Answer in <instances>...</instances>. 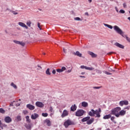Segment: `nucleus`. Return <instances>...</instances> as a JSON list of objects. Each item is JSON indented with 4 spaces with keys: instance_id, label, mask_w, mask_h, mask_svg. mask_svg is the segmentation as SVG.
Returning <instances> with one entry per match:
<instances>
[{
    "instance_id": "obj_1",
    "label": "nucleus",
    "mask_w": 130,
    "mask_h": 130,
    "mask_svg": "<svg viewBox=\"0 0 130 130\" xmlns=\"http://www.w3.org/2000/svg\"><path fill=\"white\" fill-rule=\"evenodd\" d=\"M101 109L99 108L98 110H94L91 109V111L89 112L88 114L90 116H95V117H100L101 115Z\"/></svg>"
},
{
    "instance_id": "obj_2",
    "label": "nucleus",
    "mask_w": 130,
    "mask_h": 130,
    "mask_svg": "<svg viewBox=\"0 0 130 130\" xmlns=\"http://www.w3.org/2000/svg\"><path fill=\"white\" fill-rule=\"evenodd\" d=\"M121 110V108L117 107L114 109H113L111 111V114L115 115L116 117H119V112Z\"/></svg>"
},
{
    "instance_id": "obj_3",
    "label": "nucleus",
    "mask_w": 130,
    "mask_h": 130,
    "mask_svg": "<svg viewBox=\"0 0 130 130\" xmlns=\"http://www.w3.org/2000/svg\"><path fill=\"white\" fill-rule=\"evenodd\" d=\"M81 121L82 122H85V121H86L87 124H91V123H93V122H94V118H92L90 119V117L87 116L82 118Z\"/></svg>"
},
{
    "instance_id": "obj_4",
    "label": "nucleus",
    "mask_w": 130,
    "mask_h": 130,
    "mask_svg": "<svg viewBox=\"0 0 130 130\" xmlns=\"http://www.w3.org/2000/svg\"><path fill=\"white\" fill-rule=\"evenodd\" d=\"M85 111L83 110H78L76 113H75V115L76 116H83L84 114H85Z\"/></svg>"
},
{
    "instance_id": "obj_5",
    "label": "nucleus",
    "mask_w": 130,
    "mask_h": 130,
    "mask_svg": "<svg viewBox=\"0 0 130 130\" xmlns=\"http://www.w3.org/2000/svg\"><path fill=\"white\" fill-rule=\"evenodd\" d=\"M114 30H115V31H116V32H117L118 34H120V35H122V32L123 31H122L121 30V29H120L119 27H118L117 25H115L114 26Z\"/></svg>"
},
{
    "instance_id": "obj_6",
    "label": "nucleus",
    "mask_w": 130,
    "mask_h": 130,
    "mask_svg": "<svg viewBox=\"0 0 130 130\" xmlns=\"http://www.w3.org/2000/svg\"><path fill=\"white\" fill-rule=\"evenodd\" d=\"M74 123L71 120H67L64 123V125L65 127H68L69 125H72Z\"/></svg>"
},
{
    "instance_id": "obj_7",
    "label": "nucleus",
    "mask_w": 130,
    "mask_h": 130,
    "mask_svg": "<svg viewBox=\"0 0 130 130\" xmlns=\"http://www.w3.org/2000/svg\"><path fill=\"white\" fill-rule=\"evenodd\" d=\"M24 126L26 129L31 130L32 129V127H33V124L32 123H25Z\"/></svg>"
},
{
    "instance_id": "obj_8",
    "label": "nucleus",
    "mask_w": 130,
    "mask_h": 130,
    "mask_svg": "<svg viewBox=\"0 0 130 130\" xmlns=\"http://www.w3.org/2000/svg\"><path fill=\"white\" fill-rule=\"evenodd\" d=\"M81 69H85V70H87L88 71H94V70H95V68H93V67H88L87 66H81L80 67Z\"/></svg>"
},
{
    "instance_id": "obj_9",
    "label": "nucleus",
    "mask_w": 130,
    "mask_h": 130,
    "mask_svg": "<svg viewBox=\"0 0 130 130\" xmlns=\"http://www.w3.org/2000/svg\"><path fill=\"white\" fill-rule=\"evenodd\" d=\"M68 115H69V111L64 110L61 116L62 118H63V117H66V116H68Z\"/></svg>"
},
{
    "instance_id": "obj_10",
    "label": "nucleus",
    "mask_w": 130,
    "mask_h": 130,
    "mask_svg": "<svg viewBox=\"0 0 130 130\" xmlns=\"http://www.w3.org/2000/svg\"><path fill=\"white\" fill-rule=\"evenodd\" d=\"M120 106H123V105H128V101H121L119 103Z\"/></svg>"
},
{
    "instance_id": "obj_11",
    "label": "nucleus",
    "mask_w": 130,
    "mask_h": 130,
    "mask_svg": "<svg viewBox=\"0 0 130 130\" xmlns=\"http://www.w3.org/2000/svg\"><path fill=\"white\" fill-rule=\"evenodd\" d=\"M57 73H62V72H64V71H67V68L64 67H61V69H57L56 70Z\"/></svg>"
},
{
    "instance_id": "obj_12",
    "label": "nucleus",
    "mask_w": 130,
    "mask_h": 130,
    "mask_svg": "<svg viewBox=\"0 0 130 130\" xmlns=\"http://www.w3.org/2000/svg\"><path fill=\"white\" fill-rule=\"evenodd\" d=\"M13 42L16 44H19V45H21V46H25V43L23 42H20L17 40H14Z\"/></svg>"
},
{
    "instance_id": "obj_13",
    "label": "nucleus",
    "mask_w": 130,
    "mask_h": 130,
    "mask_svg": "<svg viewBox=\"0 0 130 130\" xmlns=\"http://www.w3.org/2000/svg\"><path fill=\"white\" fill-rule=\"evenodd\" d=\"M36 105L38 107H40V108H42V107H44V105L43 103L40 102H37L36 103Z\"/></svg>"
},
{
    "instance_id": "obj_14",
    "label": "nucleus",
    "mask_w": 130,
    "mask_h": 130,
    "mask_svg": "<svg viewBox=\"0 0 130 130\" xmlns=\"http://www.w3.org/2000/svg\"><path fill=\"white\" fill-rule=\"evenodd\" d=\"M18 25L23 28H25V29H28V26L26 24L22 22H18Z\"/></svg>"
},
{
    "instance_id": "obj_15",
    "label": "nucleus",
    "mask_w": 130,
    "mask_h": 130,
    "mask_svg": "<svg viewBox=\"0 0 130 130\" xmlns=\"http://www.w3.org/2000/svg\"><path fill=\"white\" fill-rule=\"evenodd\" d=\"M27 108H28L30 110H34L35 107L31 104H28L26 105Z\"/></svg>"
},
{
    "instance_id": "obj_16",
    "label": "nucleus",
    "mask_w": 130,
    "mask_h": 130,
    "mask_svg": "<svg viewBox=\"0 0 130 130\" xmlns=\"http://www.w3.org/2000/svg\"><path fill=\"white\" fill-rule=\"evenodd\" d=\"M38 117H39V115L36 113H34L31 116V119H36V118H38Z\"/></svg>"
},
{
    "instance_id": "obj_17",
    "label": "nucleus",
    "mask_w": 130,
    "mask_h": 130,
    "mask_svg": "<svg viewBox=\"0 0 130 130\" xmlns=\"http://www.w3.org/2000/svg\"><path fill=\"white\" fill-rule=\"evenodd\" d=\"M126 111L123 110H122L121 111H120L119 112V116H123V115H124L126 113Z\"/></svg>"
},
{
    "instance_id": "obj_18",
    "label": "nucleus",
    "mask_w": 130,
    "mask_h": 130,
    "mask_svg": "<svg viewBox=\"0 0 130 130\" xmlns=\"http://www.w3.org/2000/svg\"><path fill=\"white\" fill-rule=\"evenodd\" d=\"M5 120L7 123H10V122H12V118L9 116H7L5 117Z\"/></svg>"
},
{
    "instance_id": "obj_19",
    "label": "nucleus",
    "mask_w": 130,
    "mask_h": 130,
    "mask_svg": "<svg viewBox=\"0 0 130 130\" xmlns=\"http://www.w3.org/2000/svg\"><path fill=\"white\" fill-rule=\"evenodd\" d=\"M115 45L117 46V47H119V48H122V49H123L124 48V46L118 43H116L115 44Z\"/></svg>"
},
{
    "instance_id": "obj_20",
    "label": "nucleus",
    "mask_w": 130,
    "mask_h": 130,
    "mask_svg": "<svg viewBox=\"0 0 130 130\" xmlns=\"http://www.w3.org/2000/svg\"><path fill=\"white\" fill-rule=\"evenodd\" d=\"M77 110V106L76 105H72L71 107V111H76Z\"/></svg>"
},
{
    "instance_id": "obj_21",
    "label": "nucleus",
    "mask_w": 130,
    "mask_h": 130,
    "mask_svg": "<svg viewBox=\"0 0 130 130\" xmlns=\"http://www.w3.org/2000/svg\"><path fill=\"white\" fill-rule=\"evenodd\" d=\"M46 75L47 76H51V73L50 72V69L48 68L46 71Z\"/></svg>"
},
{
    "instance_id": "obj_22",
    "label": "nucleus",
    "mask_w": 130,
    "mask_h": 130,
    "mask_svg": "<svg viewBox=\"0 0 130 130\" xmlns=\"http://www.w3.org/2000/svg\"><path fill=\"white\" fill-rule=\"evenodd\" d=\"M81 105L82 106V107H88V103L86 102H83L81 103Z\"/></svg>"
},
{
    "instance_id": "obj_23",
    "label": "nucleus",
    "mask_w": 130,
    "mask_h": 130,
    "mask_svg": "<svg viewBox=\"0 0 130 130\" xmlns=\"http://www.w3.org/2000/svg\"><path fill=\"white\" fill-rule=\"evenodd\" d=\"M75 55H77V56H79V57H82V53H80L79 51H76V53H74Z\"/></svg>"
},
{
    "instance_id": "obj_24",
    "label": "nucleus",
    "mask_w": 130,
    "mask_h": 130,
    "mask_svg": "<svg viewBox=\"0 0 130 130\" xmlns=\"http://www.w3.org/2000/svg\"><path fill=\"white\" fill-rule=\"evenodd\" d=\"M111 117V114L106 115L104 116L103 118L104 119H109Z\"/></svg>"
},
{
    "instance_id": "obj_25",
    "label": "nucleus",
    "mask_w": 130,
    "mask_h": 130,
    "mask_svg": "<svg viewBox=\"0 0 130 130\" xmlns=\"http://www.w3.org/2000/svg\"><path fill=\"white\" fill-rule=\"evenodd\" d=\"M10 86H11V87H13L14 89H18V87H17V85L15 84L14 82H12L10 84Z\"/></svg>"
},
{
    "instance_id": "obj_26",
    "label": "nucleus",
    "mask_w": 130,
    "mask_h": 130,
    "mask_svg": "<svg viewBox=\"0 0 130 130\" xmlns=\"http://www.w3.org/2000/svg\"><path fill=\"white\" fill-rule=\"evenodd\" d=\"M88 54L91 55L92 57H96L97 55L92 52H89Z\"/></svg>"
},
{
    "instance_id": "obj_27",
    "label": "nucleus",
    "mask_w": 130,
    "mask_h": 130,
    "mask_svg": "<svg viewBox=\"0 0 130 130\" xmlns=\"http://www.w3.org/2000/svg\"><path fill=\"white\" fill-rule=\"evenodd\" d=\"M26 122H28V123H30L31 122V119H30V117L29 116H26L25 117Z\"/></svg>"
},
{
    "instance_id": "obj_28",
    "label": "nucleus",
    "mask_w": 130,
    "mask_h": 130,
    "mask_svg": "<svg viewBox=\"0 0 130 130\" xmlns=\"http://www.w3.org/2000/svg\"><path fill=\"white\" fill-rule=\"evenodd\" d=\"M104 26H106V27L109 28V29H112L113 28V27H112V26H111L109 24H107L106 23H104Z\"/></svg>"
},
{
    "instance_id": "obj_29",
    "label": "nucleus",
    "mask_w": 130,
    "mask_h": 130,
    "mask_svg": "<svg viewBox=\"0 0 130 130\" xmlns=\"http://www.w3.org/2000/svg\"><path fill=\"white\" fill-rule=\"evenodd\" d=\"M46 122L47 125H48V126H50V125H51V123L50 122V120H46Z\"/></svg>"
},
{
    "instance_id": "obj_30",
    "label": "nucleus",
    "mask_w": 130,
    "mask_h": 130,
    "mask_svg": "<svg viewBox=\"0 0 130 130\" xmlns=\"http://www.w3.org/2000/svg\"><path fill=\"white\" fill-rule=\"evenodd\" d=\"M31 24H32V22H31V21H27L26 22V25L28 26V27H31Z\"/></svg>"
},
{
    "instance_id": "obj_31",
    "label": "nucleus",
    "mask_w": 130,
    "mask_h": 130,
    "mask_svg": "<svg viewBox=\"0 0 130 130\" xmlns=\"http://www.w3.org/2000/svg\"><path fill=\"white\" fill-rule=\"evenodd\" d=\"M115 119V117H111V120H112V121H113V122H114V123H116V122H115V121H114V119Z\"/></svg>"
},
{
    "instance_id": "obj_32",
    "label": "nucleus",
    "mask_w": 130,
    "mask_h": 130,
    "mask_svg": "<svg viewBox=\"0 0 130 130\" xmlns=\"http://www.w3.org/2000/svg\"><path fill=\"white\" fill-rule=\"evenodd\" d=\"M0 112H1V113H5V112H6V111H5V110H4V109L1 108Z\"/></svg>"
},
{
    "instance_id": "obj_33",
    "label": "nucleus",
    "mask_w": 130,
    "mask_h": 130,
    "mask_svg": "<svg viewBox=\"0 0 130 130\" xmlns=\"http://www.w3.org/2000/svg\"><path fill=\"white\" fill-rule=\"evenodd\" d=\"M42 116H44V117H47V116H48V114L47 113H42Z\"/></svg>"
},
{
    "instance_id": "obj_34",
    "label": "nucleus",
    "mask_w": 130,
    "mask_h": 130,
    "mask_svg": "<svg viewBox=\"0 0 130 130\" xmlns=\"http://www.w3.org/2000/svg\"><path fill=\"white\" fill-rule=\"evenodd\" d=\"M103 73H104V74H106V75H112V74L105 71H103Z\"/></svg>"
},
{
    "instance_id": "obj_35",
    "label": "nucleus",
    "mask_w": 130,
    "mask_h": 130,
    "mask_svg": "<svg viewBox=\"0 0 130 130\" xmlns=\"http://www.w3.org/2000/svg\"><path fill=\"white\" fill-rule=\"evenodd\" d=\"M74 20H75V21H81L80 17H76L74 18Z\"/></svg>"
},
{
    "instance_id": "obj_36",
    "label": "nucleus",
    "mask_w": 130,
    "mask_h": 130,
    "mask_svg": "<svg viewBox=\"0 0 130 130\" xmlns=\"http://www.w3.org/2000/svg\"><path fill=\"white\" fill-rule=\"evenodd\" d=\"M102 86H94L93 87V89H99L101 88H102Z\"/></svg>"
},
{
    "instance_id": "obj_37",
    "label": "nucleus",
    "mask_w": 130,
    "mask_h": 130,
    "mask_svg": "<svg viewBox=\"0 0 130 130\" xmlns=\"http://www.w3.org/2000/svg\"><path fill=\"white\" fill-rule=\"evenodd\" d=\"M49 111H50V112H54V111H53V108H52V107H50L49 108Z\"/></svg>"
},
{
    "instance_id": "obj_38",
    "label": "nucleus",
    "mask_w": 130,
    "mask_h": 130,
    "mask_svg": "<svg viewBox=\"0 0 130 130\" xmlns=\"http://www.w3.org/2000/svg\"><path fill=\"white\" fill-rule=\"evenodd\" d=\"M120 35H121V36H122V37H124V38H126V37H127V35H124L123 32H122V34Z\"/></svg>"
},
{
    "instance_id": "obj_39",
    "label": "nucleus",
    "mask_w": 130,
    "mask_h": 130,
    "mask_svg": "<svg viewBox=\"0 0 130 130\" xmlns=\"http://www.w3.org/2000/svg\"><path fill=\"white\" fill-rule=\"evenodd\" d=\"M21 117L20 116H18L17 117V120L18 121H21Z\"/></svg>"
},
{
    "instance_id": "obj_40",
    "label": "nucleus",
    "mask_w": 130,
    "mask_h": 130,
    "mask_svg": "<svg viewBox=\"0 0 130 130\" xmlns=\"http://www.w3.org/2000/svg\"><path fill=\"white\" fill-rule=\"evenodd\" d=\"M119 13H120V14H124V13H125V11H124V10H120L119 11Z\"/></svg>"
},
{
    "instance_id": "obj_41",
    "label": "nucleus",
    "mask_w": 130,
    "mask_h": 130,
    "mask_svg": "<svg viewBox=\"0 0 130 130\" xmlns=\"http://www.w3.org/2000/svg\"><path fill=\"white\" fill-rule=\"evenodd\" d=\"M11 13H12V14H13V15H18V13L14 11H11Z\"/></svg>"
},
{
    "instance_id": "obj_42",
    "label": "nucleus",
    "mask_w": 130,
    "mask_h": 130,
    "mask_svg": "<svg viewBox=\"0 0 130 130\" xmlns=\"http://www.w3.org/2000/svg\"><path fill=\"white\" fill-rule=\"evenodd\" d=\"M52 73L53 74V75H55V74H56V71L54 69H53L52 71Z\"/></svg>"
},
{
    "instance_id": "obj_43",
    "label": "nucleus",
    "mask_w": 130,
    "mask_h": 130,
    "mask_svg": "<svg viewBox=\"0 0 130 130\" xmlns=\"http://www.w3.org/2000/svg\"><path fill=\"white\" fill-rule=\"evenodd\" d=\"M38 27L39 28L40 30H42L41 26H40V23L39 22L38 23Z\"/></svg>"
},
{
    "instance_id": "obj_44",
    "label": "nucleus",
    "mask_w": 130,
    "mask_h": 130,
    "mask_svg": "<svg viewBox=\"0 0 130 130\" xmlns=\"http://www.w3.org/2000/svg\"><path fill=\"white\" fill-rule=\"evenodd\" d=\"M72 69L71 70H69L67 71L66 72V73H68V74L70 73H72Z\"/></svg>"
},
{
    "instance_id": "obj_45",
    "label": "nucleus",
    "mask_w": 130,
    "mask_h": 130,
    "mask_svg": "<svg viewBox=\"0 0 130 130\" xmlns=\"http://www.w3.org/2000/svg\"><path fill=\"white\" fill-rule=\"evenodd\" d=\"M23 113L24 114H27V113H28V111H27L26 110H24L23 111Z\"/></svg>"
},
{
    "instance_id": "obj_46",
    "label": "nucleus",
    "mask_w": 130,
    "mask_h": 130,
    "mask_svg": "<svg viewBox=\"0 0 130 130\" xmlns=\"http://www.w3.org/2000/svg\"><path fill=\"white\" fill-rule=\"evenodd\" d=\"M96 73H98V74H102V72L100 70H97Z\"/></svg>"
},
{
    "instance_id": "obj_47",
    "label": "nucleus",
    "mask_w": 130,
    "mask_h": 130,
    "mask_svg": "<svg viewBox=\"0 0 130 130\" xmlns=\"http://www.w3.org/2000/svg\"><path fill=\"white\" fill-rule=\"evenodd\" d=\"M115 10L116 11L117 13H118V8H117V7H115Z\"/></svg>"
},
{
    "instance_id": "obj_48",
    "label": "nucleus",
    "mask_w": 130,
    "mask_h": 130,
    "mask_svg": "<svg viewBox=\"0 0 130 130\" xmlns=\"http://www.w3.org/2000/svg\"><path fill=\"white\" fill-rule=\"evenodd\" d=\"M123 8H126V3H124L123 4Z\"/></svg>"
},
{
    "instance_id": "obj_49",
    "label": "nucleus",
    "mask_w": 130,
    "mask_h": 130,
    "mask_svg": "<svg viewBox=\"0 0 130 130\" xmlns=\"http://www.w3.org/2000/svg\"><path fill=\"white\" fill-rule=\"evenodd\" d=\"M63 52H64V53H67V49H66L63 48Z\"/></svg>"
},
{
    "instance_id": "obj_50",
    "label": "nucleus",
    "mask_w": 130,
    "mask_h": 130,
    "mask_svg": "<svg viewBox=\"0 0 130 130\" xmlns=\"http://www.w3.org/2000/svg\"><path fill=\"white\" fill-rule=\"evenodd\" d=\"M112 53H114V52H110L108 53V55H110V54H112Z\"/></svg>"
},
{
    "instance_id": "obj_51",
    "label": "nucleus",
    "mask_w": 130,
    "mask_h": 130,
    "mask_svg": "<svg viewBox=\"0 0 130 130\" xmlns=\"http://www.w3.org/2000/svg\"><path fill=\"white\" fill-rule=\"evenodd\" d=\"M15 102H16L13 101V103L10 104V105H11V106H14V104Z\"/></svg>"
},
{
    "instance_id": "obj_52",
    "label": "nucleus",
    "mask_w": 130,
    "mask_h": 130,
    "mask_svg": "<svg viewBox=\"0 0 130 130\" xmlns=\"http://www.w3.org/2000/svg\"><path fill=\"white\" fill-rule=\"evenodd\" d=\"M71 14H72V15H75V12H74V11H71Z\"/></svg>"
},
{
    "instance_id": "obj_53",
    "label": "nucleus",
    "mask_w": 130,
    "mask_h": 130,
    "mask_svg": "<svg viewBox=\"0 0 130 130\" xmlns=\"http://www.w3.org/2000/svg\"><path fill=\"white\" fill-rule=\"evenodd\" d=\"M85 16H89V13L88 12H86L85 13Z\"/></svg>"
},
{
    "instance_id": "obj_54",
    "label": "nucleus",
    "mask_w": 130,
    "mask_h": 130,
    "mask_svg": "<svg viewBox=\"0 0 130 130\" xmlns=\"http://www.w3.org/2000/svg\"><path fill=\"white\" fill-rule=\"evenodd\" d=\"M79 77L80 78H86V77H85V76H79Z\"/></svg>"
},
{
    "instance_id": "obj_55",
    "label": "nucleus",
    "mask_w": 130,
    "mask_h": 130,
    "mask_svg": "<svg viewBox=\"0 0 130 130\" xmlns=\"http://www.w3.org/2000/svg\"><path fill=\"white\" fill-rule=\"evenodd\" d=\"M38 68H40V70L42 69V67L41 66H38Z\"/></svg>"
},
{
    "instance_id": "obj_56",
    "label": "nucleus",
    "mask_w": 130,
    "mask_h": 130,
    "mask_svg": "<svg viewBox=\"0 0 130 130\" xmlns=\"http://www.w3.org/2000/svg\"><path fill=\"white\" fill-rule=\"evenodd\" d=\"M16 106H20V104H16Z\"/></svg>"
},
{
    "instance_id": "obj_57",
    "label": "nucleus",
    "mask_w": 130,
    "mask_h": 130,
    "mask_svg": "<svg viewBox=\"0 0 130 130\" xmlns=\"http://www.w3.org/2000/svg\"><path fill=\"white\" fill-rule=\"evenodd\" d=\"M85 74H86V73H85V72H82L81 73V75H85Z\"/></svg>"
},
{
    "instance_id": "obj_58",
    "label": "nucleus",
    "mask_w": 130,
    "mask_h": 130,
    "mask_svg": "<svg viewBox=\"0 0 130 130\" xmlns=\"http://www.w3.org/2000/svg\"><path fill=\"white\" fill-rule=\"evenodd\" d=\"M125 109H127V110H128V109H129V107H126V108H125Z\"/></svg>"
},
{
    "instance_id": "obj_59",
    "label": "nucleus",
    "mask_w": 130,
    "mask_h": 130,
    "mask_svg": "<svg viewBox=\"0 0 130 130\" xmlns=\"http://www.w3.org/2000/svg\"><path fill=\"white\" fill-rule=\"evenodd\" d=\"M89 3H92V0H88Z\"/></svg>"
},
{
    "instance_id": "obj_60",
    "label": "nucleus",
    "mask_w": 130,
    "mask_h": 130,
    "mask_svg": "<svg viewBox=\"0 0 130 130\" xmlns=\"http://www.w3.org/2000/svg\"><path fill=\"white\" fill-rule=\"evenodd\" d=\"M38 71H40V69L38 68L37 69Z\"/></svg>"
},
{
    "instance_id": "obj_61",
    "label": "nucleus",
    "mask_w": 130,
    "mask_h": 130,
    "mask_svg": "<svg viewBox=\"0 0 130 130\" xmlns=\"http://www.w3.org/2000/svg\"><path fill=\"white\" fill-rule=\"evenodd\" d=\"M2 124V121H0V124Z\"/></svg>"
},
{
    "instance_id": "obj_62",
    "label": "nucleus",
    "mask_w": 130,
    "mask_h": 130,
    "mask_svg": "<svg viewBox=\"0 0 130 130\" xmlns=\"http://www.w3.org/2000/svg\"><path fill=\"white\" fill-rule=\"evenodd\" d=\"M43 54H44V55H45V53H44Z\"/></svg>"
},
{
    "instance_id": "obj_63",
    "label": "nucleus",
    "mask_w": 130,
    "mask_h": 130,
    "mask_svg": "<svg viewBox=\"0 0 130 130\" xmlns=\"http://www.w3.org/2000/svg\"><path fill=\"white\" fill-rule=\"evenodd\" d=\"M106 130H110V129H109L108 128V129H106Z\"/></svg>"
},
{
    "instance_id": "obj_64",
    "label": "nucleus",
    "mask_w": 130,
    "mask_h": 130,
    "mask_svg": "<svg viewBox=\"0 0 130 130\" xmlns=\"http://www.w3.org/2000/svg\"><path fill=\"white\" fill-rule=\"evenodd\" d=\"M5 126H7V125H4Z\"/></svg>"
}]
</instances>
